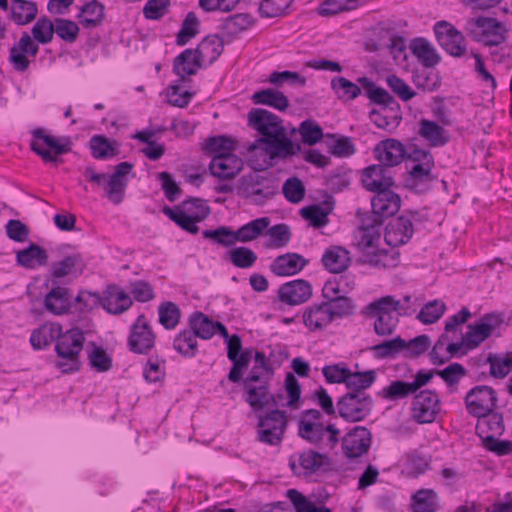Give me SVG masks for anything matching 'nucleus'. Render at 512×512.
I'll return each mask as SVG.
<instances>
[{
	"label": "nucleus",
	"instance_id": "nucleus-1",
	"mask_svg": "<svg viewBox=\"0 0 512 512\" xmlns=\"http://www.w3.org/2000/svg\"><path fill=\"white\" fill-rule=\"evenodd\" d=\"M382 219L374 214H365L355 234L357 248L363 253L364 262L377 268L396 266L398 253L389 255L388 251L379 249Z\"/></svg>",
	"mask_w": 512,
	"mask_h": 512
},
{
	"label": "nucleus",
	"instance_id": "nucleus-2",
	"mask_svg": "<svg viewBox=\"0 0 512 512\" xmlns=\"http://www.w3.org/2000/svg\"><path fill=\"white\" fill-rule=\"evenodd\" d=\"M321 419L319 410L303 411L298 422V435L320 449L332 450L339 442L341 431L334 424L324 425Z\"/></svg>",
	"mask_w": 512,
	"mask_h": 512
},
{
	"label": "nucleus",
	"instance_id": "nucleus-3",
	"mask_svg": "<svg viewBox=\"0 0 512 512\" xmlns=\"http://www.w3.org/2000/svg\"><path fill=\"white\" fill-rule=\"evenodd\" d=\"M132 169L133 164L121 162L115 167V171L111 175L98 173L92 166H86L81 172L89 182L102 187L112 203L119 204L124 199L128 185V175L132 172Z\"/></svg>",
	"mask_w": 512,
	"mask_h": 512
},
{
	"label": "nucleus",
	"instance_id": "nucleus-4",
	"mask_svg": "<svg viewBox=\"0 0 512 512\" xmlns=\"http://www.w3.org/2000/svg\"><path fill=\"white\" fill-rule=\"evenodd\" d=\"M300 145H294L287 137L286 130L271 138H258L248 147L249 161H253V155L262 157V163L257 166L264 170L271 161L276 158L285 159L297 154Z\"/></svg>",
	"mask_w": 512,
	"mask_h": 512
},
{
	"label": "nucleus",
	"instance_id": "nucleus-5",
	"mask_svg": "<svg viewBox=\"0 0 512 512\" xmlns=\"http://www.w3.org/2000/svg\"><path fill=\"white\" fill-rule=\"evenodd\" d=\"M84 342L85 335L80 329L73 328L66 332L61 330V335L55 344L57 355L55 366L62 373H74L80 370V353L83 350Z\"/></svg>",
	"mask_w": 512,
	"mask_h": 512
},
{
	"label": "nucleus",
	"instance_id": "nucleus-6",
	"mask_svg": "<svg viewBox=\"0 0 512 512\" xmlns=\"http://www.w3.org/2000/svg\"><path fill=\"white\" fill-rule=\"evenodd\" d=\"M402 305L400 300L393 296H385L369 303L366 312L375 318L373 327L378 336L386 337L392 335L399 323Z\"/></svg>",
	"mask_w": 512,
	"mask_h": 512
},
{
	"label": "nucleus",
	"instance_id": "nucleus-7",
	"mask_svg": "<svg viewBox=\"0 0 512 512\" xmlns=\"http://www.w3.org/2000/svg\"><path fill=\"white\" fill-rule=\"evenodd\" d=\"M407 160L411 162L407 186L417 193L428 191L435 179L432 175L434 158L431 152L417 147H409Z\"/></svg>",
	"mask_w": 512,
	"mask_h": 512
},
{
	"label": "nucleus",
	"instance_id": "nucleus-8",
	"mask_svg": "<svg viewBox=\"0 0 512 512\" xmlns=\"http://www.w3.org/2000/svg\"><path fill=\"white\" fill-rule=\"evenodd\" d=\"M91 298L98 301L104 310L113 315L124 313L133 304L131 296L115 284L108 285L103 291L102 296L98 293L80 292L75 298V301L79 304H84L83 307H80L81 311H87L92 308V306L88 304Z\"/></svg>",
	"mask_w": 512,
	"mask_h": 512
},
{
	"label": "nucleus",
	"instance_id": "nucleus-9",
	"mask_svg": "<svg viewBox=\"0 0 512 512\" xmlns=\"http://www.w3.org/2000/svg\"><path fill=\"white\" fill-rule=\"evenodd\" d=\"M277 190V182L266 172L253 171L240 179L239 194L255 205H264Z\"/></svg>",
	"mask_w": 512,
	"mask_h": 512
},
{
	"label": "nucleus",
	"instance_id": "nucleus-10",
	"mask_svg": "<svg viewBox=\"0 0 512 512\" xmlns=\"http://www.w3.org/2000/svg\"><path fill=\"white\" fill-rule=\"evenodd\" d=\"M31 149L39 155L44 162L57 164L61 160L58 156L72 150V142L69 137H54L43 128L32 131Z\"/></svg>",
	"mask_w": 512,
	"mask_h": 512
},
{
	"label": "nucleus",
	"instance_id": "nucleus-11",
	"mask_svg": "<svg viewBox=\"0 0 512 512\" xmlns=\"http://www.w3.org/2000/svg\"><path fill=\"white\" fill-rule=\"evenodd\" d=\"M373 399L368 393H345L336 402L337 415L347 422H360L372 412Z\"/></svg>",
	"mask_w": 512,
	"mask_h": 512
},
{
	"label": "nucleus",
	"instance_id": "nucleus-12",
	"mask_svg": "<svg viewBox=\"0 0 512 512\" xmlns=\"http://www.w3.org/2000/svg\"><path fill=\"white\" fill-rule=\"evenodd\" d=\"M466 30L474 39L485 46H500L506 41L507 32L505 25L495 18L477 17L468 20Z\"/></svg>",
	"mask_w": 512,
	"mask_h": 512
},
{
	"label": "nucleus",
	"instance_id": "nucleus-13",
	"mask_svg": "<svg viewBox=\"0 0 512 512\" xmlns=\"http://www.w3.org/2000/svg\"><path fill=\"white\" fill-rule=\"evenodd\" d=\"M287 428V417L284 411L272 409L259 416L258 440L268 445H279Z\"/></svg>",
	"mask_w": 512,
	"mask_h": 512
},
{
	"label": "nucleus",
	"instance_id": "nucleus-14",
	"mask_svg": "<svg viewBox=\"0 0 512 512\" xmlns=\"http://www.w3.org/2000/svg\"><path fill=\"white\" fill-rule=\"evenodd\" d=\"M467 412L474 416H485L494 411L497 406V395L495 390L487 385H477L470 389L465 396Z\"/></svg>",
	"mask_w": 512,
	"mask_h": 512
},
{
	"label": "nucleus",
	"instance_id": "nucleus-15",
	"mask_svg": "<svg viewBox=\"0 0 512 512\" xmlns=\"http://www.w3.org/2000/svg\"><path fill=\"white\" fill-rule=\"evenodd\" d=\"M416 216V212H410L409 216L392 218L385 227L384 239L387 245L398 247L408 243L414 234L412 221Z\"/></svg>",
	"mask_w": 512,
	"mask_h": 512
},
{
	"label": "nucleus",
	"instance_id": "nucleus-16",
	"mask_svg": "<svg viewBox=\"0 0 512 512\" xmlns=\"http://www.w3.org/2000/svg\"><path fill=\"white\" fill-rule=\"evenodd\" d=\"M434 32L440 46L451 56L461 57L465 54L464 36L453 25L439 21L434 26Z\"/></svg>",
	"mask_w": 512,
	"mask_h": 512
},
{
	"label": "nucleus",
	"instance_id": "nucleus-17",
	"mask_svg": "<svg viewBox=\"0 0 512 512\" xmlns=\"http://www.w3.org/2000/svg\"><path fill=\"white\" fill-rule=\"evenodd\" d=\"M271 382L257 384H243L244 401L255 412H262L266 408L277 407L278 402L270 391Z\"/></svg>",
	"mask_w": 512,
	"mask_h": 512
},
{
	"label": "nucleus",
	"instance_id": "nucleus-18",
	"mask_svg": "<svg viewBox=\"0 0 512 512\" xmlns=\"http://www.w3.org/2000/svg\"><path fill=\"white\" fill-rule=\"evenodd\" d=\"M38 52L39 45L27 32H23L20 39L10 49L9 61L16 71L24 72L29 68V58H35Z\"/></svg>",
	"mask_w": 512,
	"mask_h": 512
},
{
	"label": "nucleus",
	"instance_id": "nucleus-19",
	"mask_svg": "<svg viewBox=\"0 0 512 512\" xmlns=\"http://www.w3.org/2000/svg\"><path fill=\"white\" fill-rule=\"evenodd\" d=\"M412 418L421 424L431 423L440 411V401L436 393L425 390L415 396L412 402Z\"/></svg>",
	"mask_w": 512,
	"mask_h": 512
},
{
	"label": "nucleus",
	"instance_id": "nucleus-20",
	"mask_svg": "<svg viewBox=\"0 0 512 512\" xmlns=\"http://www.w3.org/2000/svg\"><path fill=\"white\" fill-rule=\"evenodd\" d=\"M155 334L144 315H139L131 328L128 345L132 352L147 354L155 344Z\"/></svg>",
	"mask_w": 512,
	"mask_h": 512
},
{
	"label": "nucleus",
	"instance_id": "nucleus-21",
	"mask_svg": "<svg viewBox=\"0 0 512 512\" xmlns=\"http://www.w3.org/2000/svg\"><path fill=\"white\" fill-rule=\"evenodd\" d=\"M289 465L297 476H309L317 473L323 466L329 465V458L312 449L300 453L298 456H291Z\"/></svg>",
	"mask_w": 512,
	"mask_h": 512
},
{
	"label": "nucleus",
	"instance_id": "nucleus-22",
	"mask_svg": "<svg viewBox=\"0 0 512 512\" xmlns=\"http://www.w3.org/2000/svg\"><path fill=\"white\" fill-rule=\"evenodd\" d=\"M248 121L252 128L262 135L261 138H271L285 130L282 120L277 115L261 108L252 109L248 113Z\"/></svg>",
	"mask_w": 512,
	"mask_h": 512
},
{
	"label": "nucleus",
	"instance_id": "nucleus-23",
	"mask_svg": "<svg viewBox=\"0 0 512 512\" xmlns=\"http://www.w3.org/2000/svg\"><path fill=\"white\" fill-rule=\"evenodd\" d=\"M371 432L356 426L342 438V450L347 458H358L367 453L371 445Z\"/></svg>",
	"mask_w": 512,
	"mask_h": 512
},
{
	"label": "nucleus",
	"instance_id": "nucleus-24",
	"mask_svg": "<svg viewBox=\"0 0 512 512\" xmlns=\"http://www.w3.org/2000/svg\"><path fill=\"white\" fill-rule=\"evenodd\" d=\"M501 321L495 315H485L475 325H469L464 335V344L467 349L478 347L483 341L490 337L493 331L500 325Z\"/></svg>",
	"mask_w": 512,
	"mask_h": 512
},
{
	"label": "nucleus",
	"instance_id": "nucleus-25",
	"mask_svg": "<svg viewBox=\"0 0 512 512\" xmlns=\"http://www.w3.org/2000/svg\"><path fill=\"white\" fill-rule=\"evenodd\" d=\"M372 211L377 219H384L397 213L401 206L400 196L390 188L379 190L371 199Z\"/></svg>",
	"mask_w": 512,
	"mask_h": 512
},
{
	"label": "nucleus",
	"instance_id": "nucleus-26",
	"mask_svg": "<svg viewBox=\"0 0 512 512\" xmlns=\"http://www.w3.org/2000/svg\"><path fill=\"white\" fill-rule=\"evenodd\" d=\"M278 296L283 303L299 305L311 298L312 286L303 279L293 280L280 286Z\"/></svg>",
	"mask_w": 512,
	"mask_h": 512
},
{
	"label": "nucleus",
	"instance_id": "nucleus-27",
	"mask_svg": "<svg viewBox=\"0 0 512 512\" xmlns=\"http://www.w3.org/2000/svg\"><path fill=\"white\" fill-rule=\"evenodd\" d=\"M242 168V159L233 153L214 155L209 165L211 174L219 179H232Z\"/></svg>",
	"mask_w": 512,
	"mask_h": 512
},
{
	"label": "nucleus",
	"instance_id": "nucleus-28",
	"mask_svg": "<svg viewBox=\"0 0 512 512\" xmlns=\"http://www.w3.org/2000/svg\"><path fill=\"white\" fill-rule=\"evenodd\" d=\"M362 183L367 190L375 193L388 189L394 184L391 169L382 164L368 166L363 170Z\"/></svg>",
	"mask_w": 512,
	"mask_h": 512
},
{
	"label": "nucleus",
	"instance_id": "nucleus-29",
	"mask_svg": "<svg viewBox=\"0 0 512 512\" xmlns=\"http://www.w3.org/2000/svg\"><path fill=\"white\" fill-rule=\"evenodd\" d=\"M407 153L408 149H405L403 144L395 139L384 140L375 148L376 158L380 164L389 169L407 158Z\"/></svg>",
	"mask_w": 512,
	"mask_h": 512
},
{
	"label": "nucleus",
	"instance_id": "nucleus-30",
	"mask_svg": "<svg viewBox=\"0 0 512 512\" xmlns=\"http://www.w3.org/2000/svg\"><path fill=\"white\" fill-rule=\"evenodd\" d=\"M308 260L298 253H286L274 259L270 265L271 271L278 276H291L302 271Z\"/></svg>",
	"mask_w": 512,
	"mask_h": 512
},
{
	"label": "nucleus",
	"instance_id": "nucleus-31",
	"mask_svg": "<svg viewBox=\"0 0 512 512\" xmlns=\"http://www.w3.org/2000/svg\"><path fill=\"white\" fill-rule=\"evenodd\" d=\"M84 267L85 264L80 253H72L59 261L53 262L50 268L51 275L54 278L52 280L53 285L55 279L81 274Z\"/></svg>",
	"mask_w": 512,
	"mask_h": 512
},
{
	"label": "nucleus",
	"instance_id": "nucleus-32",
	"mask_svg": "<svg viewBox=\"0 0 512 512\" xmlns=\"http://www.w3.org/2000/svg\"><path fill=\"white\" fill-rule=\"evenodd\" d=\"M302 319L309 331L322 330L333 321L324 302L306 307Z\"/></svg>",
	"mask_w": 512,
	"mask_h": 512
},
{
	"label": "nucleus",
	"instance_id": "nucleus-33",
	"mask_svg": "<svg viewBox=\"0 0 512 512\" xmlns=\"http://www.w3.org/2000/svg\"><path fill=\"white\" fill-rule=\"evenodd\" d=\"M477 418L476 434L482 441L486 437H500L504 433L505 426L502 414L492 411Z\"/></svg>",
	"mask_w": 512,
	"mask_h": 512
},
{
	"label": "nucleus",
	"instance_id": "nucleus-34",
	"mask_svg": "<svg viewBox=\"0 0 512 512\" xmlns=\"http://www.w3.org/2000/svg\"><path fill=\"white\" fill-rule=\"evenodd\" d=\"M71 293L67 287L54 286L46 295L44 306L54 315H62L71 307Z\"/></svg>",
	"mask_w": 512,
	"mask_h": 512
},
{
	"label": "nucleus",
	"instance_id": "nucleus-35",
	"mask_svg": "<svg viewBox=\"0 0 512 512\" xmlns=\"http://www.w3.org/2000/svg\"><path fill=\"white\" fill-rule=\"evenodd\" d=\"M202 61L196 49H186L178 55L174 60L173 71L180 77L179 82H183L185 76L194 75Z\"/></svg>",
	"mask_w": 512,
	"mask_h": 512
},
{
	"label": "nucleus",
	"instance_id": "nucleus-36",
	"mask_svg": "<svg viewBox=\"0 0 512 512\" xmlns=\"http://www.w3.org/2000/svg\"><path fill=\"white\" fill-rule=\"evenodd\" d=\"M321 262L331 273H341L350 265L349 252L340 246H331L325 250Z\"/></svg>",
	"mask_w": 512,
	"mask_h": 512
},
{
	"label": "nucleus",
	"instance_id": "nucleus-37",
	"mask_svg": "<svg viewBox=\"0 0 512 512\" xmlns=\"http://www.w3.org/2000/svg\"><path fill=\"white\" fill-rule=\"evenodd\" d=\"M418 134L427 141L431 147H441L449 141L448 132L437 122L428 119H421L419 121Z\"/></svg>",
	"mask_w": 512,
	"mask_h": 512
},
{
	"label": "nucleus",
	"instance_id": "nucleus-38",
	"mask_svg": "<svg viewBox=\"0 0 512 512\" xmlns=\"http://www.w3.org/2000/svg\"><path fill=\"white\" fill-rule=\"evenodd\" d=\"M16 260L24 268L35 269L47 264L48 254L44 248L31 243L27 248L17 251Z\"/></svg>",
	"mask_w": 512,
	"mask_h": 512
},
{
	"label": "nucleus",
	"instance_id": "nucleus-39",
	"mask_svg": "<svg viewBox=\"0 0 512 512\" xmlns=\"http://www.w3.org/2000/svg\"><path fill=\"white\" fill-rule=\"evenodd\" d=\"M61 330L62 326L58 323H46L32 332L30 343L34 349H44L52 342H57Z\"/></svg>",
	"mask_w": 512,
	"mask_h": 512
},
{
	"label": "nucleus",
	"instance_id": "nucleus-40",
	"mask_svg": "<svg viewBox=\"0 0 512 512\" xmlns=\"http://www.w3.org/2000/svg\"><path fill=\"white\" fill-rule=\"evenodd\" d=\"M411 50L422 65L427 68L436 66L441 60L434 46L424 38L414 39L411 43Z\"/></svg>",
	"mask_w": 512,
	"mask_h": 512
},
{
	"label": "nucleus",
	"instance_id": "nucleus-41",
	"mask_svg": "<svg viewBox=\"0 0 512 512\" xmlns=\"http://www.w3.org/2000/svg\"><path fill=\"white\" fill-rule=\"evenodd\" d=\"M413 512H437L439 496L433 489H420L411 497Z\"/></svg>",
	"mask_w": 512,
	"mask_h": 512
},
{
	"label": "nucleus",
	"instance_id": "nucleus-42",
	"mask_svg": "<svg viewBox=\"0 0 512 512\" xmlns=\"http://www.w3.org/2000/svg\"><path fill=\"white\" fill-rule=\"evenodd\" d=\"M37 4L30 0H12L11 19L17 25L31 23L37 16Z\"/></svg>",
	"mask_w": 512,
	"mask_h": 512
},
{
	"label": "nucleus",
	"instance_id": "nucleus-43",
	"mask_svg": "<svg viewBox=\"0 0 512 512\" xmlns=\"http://www.w3.org/2000/svg\"><path fill=\"white\" fill-rule=\"evenodd\" d=\"M252 100L255 104L267 105L279 111H284L289 106L288 98L282 92L272 88L255 92Z\"/></svg>",
	"mask_w": 512,
	"mask_h": 512
},
{
	"label": "nucleus",
	"instance_id": "nucleus-44",
	"mask_svg": "<svg viewBox=\"0 0 512 512\" xmlns=\"http://www.w3.org/2000/svg\"><path fill=\"white\" fill-rule=\"evenodd\" d=\"M188 324L197 338L208 340L215 335V321L211 320L203 312L195 311L192 313Z\"/></svg>",
	"mask_w": 512,
	"mask_h": 512
},
{
	"label": "nucleus",
	"instance_id": "nucleus-45",
	"mask_svg": "<svg viewBox=\"0 0 512 512\" xmlns=\"http://www.w3.org/2000/svg\"><path fill=\"white\" fill-rule=\"evenodd\" d=\"M104 6L97 0L87 2L78 15L79 22L85 28H93L101 24L104 19Z\"/></svg>",
	"mask_w": 512,
	"mask_h": 512
},
{
	"label": "nucleus",
	"instance_id": "nucleus-46",
	"mask_svg": "<svg viewBox=\"0 0 512 512\" xmlns=\"http://www.w3.org/2000/svg\"><path fill=\"white\" fill-rule=\"evenodd\" d=\"M163 211L179 227H181L183 230H185L191 234L198 233L199 228L196 224L205 219L204 213H202L201 215H194V216L189 217L178 207L177 208L165 207Z\"/></svg>",
	"mask_w": 512,
	"mask_h": 512
},
{
	"label": "nucleus",
	"instance_id": "nucleus-47",
	"mask_svg": "<svg viewBox=\"0 0 512 512\" xmlns=\"http://www.w3.org/2000/svg\"><path fill=\"white\" fill-rule=\"evenodd\" d=\"M173 348L182 356L192 358L198 352L197 337L190 328L184 329L175 336Z\"/></svg>",
	"mask_w": 512,
	"mask_h": 512
},
{
	"label": "nucleus",
	"instance_id": "nucleus-48",
	"mask_svg": "<svg viewBox=\"0 0 512 512\" xmlns=\"http://www.w3.org/2000/svg\"><path fill=\"white\" fill-rule=\"evenodd\" d=\"M376 380V372L373 370L365 372H352L349 370L345 385L348 393H367L365 390L372 386Z\"/></svg>",
	"mask_w": 512,
	"mask_h": 512
},
{
	"label": "nucleus",
	"instance_id": "nucleus-49",
	"mask_svg": "<svg viewBox=\"0 0 512 512\" xmlns=\"http://www.w3.org/2000/svg\"><path fill=\"white\" fill-rule=\"evenodd\" d=\"M331 89L342 102L352 101L361 94L360 86L342 76L331 80Z\"/></svg>",
	"mask_w": 512,
	"mask_h": 512
},
{
	"label": "nucleus",
	"instance_id": "nucleus-50",
	"mask_svg": "<svg viewBox=\"0 0 512 512\" xmlns=\"http://www.w3.org/2000/svg\"><path fill=\"white\" fill-rule=\"evenodd\" d=\"M357 82L361 84L371 102L389 107L396 104L394 98L383 88L378 87L367 77H360Z\"/></svg>",
	"mask_w": 512,
	"mask_h": 512
},
{
	"label": "nucleus",
	"instance_id": "nucleus-51",
	"mask_svg": "<svg viewBox=\"0 0 512 512\" xmlns=\"http://www.w3.org/2000/svg\"><path fill=\"white\" fill-rule=\"evenodd\" d=\"M253 24V18L249 14L239 13L227 17L221 24L222 33L228 37H234Z\"/></svg>",
	"mask_w": 512,
	"mask_h": 512
},
{
	"label": "nucleus",
	"instance_id": "nucleus-52",
	"mask_svg": "<svg viewBox=\"0 0 512 512\" xmlns=\"http://www.w3.org/2000/svg\"><path fill=\"white\" fill-rule=\"evenodd\" d=\"M202 235L205 239L212 240L223 247H232L239 242L237 230H233L228 226H220L214 230H204Z\"/></svg>",
	"mask_w": 512,
	"mask_h": 512
},
{
	"label": "nucleus",
	"instance_id": "nucleus-53",
	"mask_svg": "<svg viewBox=\"0 0 512 512\" xmlns=\"http://www.w3.org/2000/svg\"><path fill=\"white\" fill-rule=\"evenodd\" d=\"M269 225L270 219L268 217L257 218L244 224L237 229L239 242L246 243L257 239Z\"/></svg>",
	"mask_w": 512,
	"mask_h": 512
},
{
	"label": "nucleus",
	"instance_id": "nucleus-54",
	"mask_svg": "<svg viewBox=\"0 0 512 512\" xmlns=\"http://www.w3.org/2000/svg\"><path fill=\"white\" fill-rule=\"evenodd\" d=\"M414 393L415 391L410 382L395 380L388 386L384 387L379 392V396L388 401H398L405 399Z\"/></svg>",
	"mask_w": 512,
	"mask_h": 512
},
{
	"label": "nucleus",
	"instance_id": "nucleus-55",
	"mask_svg": "<svg viewBox=\"0 0 512 512\" xmlns=\"http://www.w3.org/2000/svg\"><path fill=\"white\" fill-rule=\"evenodd\" d=\"M286 496L293 504L296 512H332L325 506H316L313 501L308 499L305 495L296 489L287 490Z\"/></svg>",
	"mask_w": 512,
	"mask_h": 512
},
{
	"label": "nucleus",
	"instance_id": "nucleus-56",
	"mask_svg": "<svg viewBox=\"0 0 512 512\" xmlns=\"http://www.w3.org/2000/svg\"><path fill=\"white\" fill-rule=\"evenodd\" d=\"M405 340L400 336L383 341L371 347V351L378 358H394L400 352H403Z\"/></svg>",
	"mask_w": 512,
	"mask_h": 512
},
{
	"label": "nucleus",
	"instance_id": "nucleus-57",
	"mask_svg": "<svg viewBox=\"0 0 512 512\" xmlns=\"http://www.w3.org/2000/svg\"><path fill=\"white\" fill-rule=\"evenodd\" d=\"M230 262L242 269L252 267L257 261L256 253L248 247H236L227 252Z\"/></svg>",
	"mask_w": 512,
	"mask_h": 512
},
{
	"label": "nucleus",
	"instance_id": "nucleus-58",
	"mask_svg": "<svg viewBox=\"0 0 512 512\" xmlns=\"http://www.w3.org/2000/svg\"><path fill=\"white\" fill-rule=\"evenodd\" d=\"M159 322L167 330L174 329L181 317L179 307L173 302L162 303L158 308Z\"/></svg>",
	"mask_w": 512,
	"mask_h": 512
},
{
	"label": "nucleus",
	"instance_id": "nucleus-59",
	"mask_svg": "<svg viewBox=\"0 0 512 512\" xmlns=\"http://www.w3.org/2000/svg\"><path fill=\"white\" fill-rule=\"evenodd\" d=\"M54 23L47 17H41L32 27V39L38 44H48L54 36Z\"/></svg>",
	"mask_w": 512,
	"mask_h": 512
},
{
	"label": "nucleus",
	"instance_id": "nucleus-60",
	"mask_svg": "<svg viewBox=\"0 0 512 512\" xmlns=\"http://www.w3.org/2000/svg\"><path fill=\"white\" fill-rule=\"evenodd\" d=\"M259 13L262 17H279L286 13L294 0H258Z\"/></svg>",
	"mask_w": 512,
	"mask_h": 512
},
{
	"label": "nucleus",
	"instance_id": "nucleus-61",
	"mask_svg": "<svg viewBox=\"0 0 512 512\" xmlns=\"http://www.w3.org/2000/svg\"><path fill=\"white\" fill-rule=\"evenodd\" d=\"M348 293V281L345 276L334 277L329 279L323 286L322 294L327 300H335Z\"/></svg>",
	"mask_w": 512,
	"mask_h": 512
},
{
	"label": "nucleus",
	"instance_id": "nucleus-62",
	"mask_svg": "<svg viewBox=\"0 0 512 512\" xmlns=\"http://www.w3.org/2000/svg\"><path fill=\"white\" fill-rule=\"evenodd\" d=\"M446 306L440 300H433L425 304L417 315V319L424 324L438 321L444 314Z\"/></svg>",
	"mask_w": 512,
	"mask_h": 512
},
{
	"label": "nucleus",
	"instance_id": "nucleus-63",
	"mask_svg": "<svg viewBox=\"0 0 512 512\" xmlns=\"http://www.w3.org/2000/svg\"><path fill=\"white\" fill-rule=\"evenodd\" d=\"M223 45L216 36H208L204 38L196 48L197 53L204 60H215L222 53Z\"/></svg>",
	"mask_w": 512,
	"mask_h": 512
},
{
	"label": "nucleus",
	"instance_id": "nucleus-64",
	"mask_svg": "<svg viewBox=\"0 0 512 512\" xmlns=\"http://www.w3.org/2000/svg\"><path fill=\"white\" fill-rule=\"evenodd\" d=\"M488 362L490 373L495 378H503L512 370V358L509 355L490 354Z\"/></svg>",
	"mask_w": 512,
	"mask_h": 512
}]
</instances>
